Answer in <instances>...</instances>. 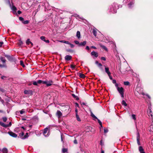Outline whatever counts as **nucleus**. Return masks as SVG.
Instances as JSON below:
<instances>
[{"label":"nucleus","instance_id":"f257e3e1","mask_svg":"<svg viewBox=\"0 0 153 153\" xmlns=\"http://www.w3.org/2000/svg\"><path fill=\"white\" fill-rule=\"evenodd\" d=\"M119 6L117 4L115 3H113L108 8L109 11L113 13H116L117 10L119 8Z\"/></svg>","mask_w":153,"mask_h":153},{"label":"nucleus","instance_id":"f03ea898","mask_svg":"<svg viewBox=\"0 0 153 153\" xmlns=\"http://www.w3.org/2000/svg\"><path fill=\"white\" fill-rule=\"evenodd\" d=\"M117 90L121 95L122 98L124 97V91L123 88L122 87H118Z\"/></svg>","mask_w":153,"mask_h":153},{"label":"nucleus","instance_id":"7ed1b4c3","mask_svg":"<svg viewBox=\"0 0 153 153\" xmlns=\"http://www.w3.org/2000/svg\"><path fill=\"white\" fill-rule=\"evenodd\" d=\"M48 128L47 127H46L44 129V131H43V134L44 135V136L46 137L49 136L50 135V133L49 132H48L47 134V135H46V134L47 133V132L48 131Z\"/></svg>","mask_w":153,"mask_h":153},{"label":"nucleus","instance_id":"20e7f679","mask_svg":"<svg viewBox=\"0 0 153 153\" xmlns=\"http://www.w3.org/2000/svg\"><path fill=\"white\" fill-rule=\"evenodd\" d=\"M95 64L102 71H104L102 67V65L101 63H99L97 61H95Z\"/></svg>","mask_w":153,"mask_h":153},{"label":"nucleus","instance_id":"39448f33","mask_svg":"<svg viewBox=\"0 0 153 153\" xmlns=\"http://www.w3.org/2000/svg\"><path fill=\"white\" fill-rule=\"evenodd\" d=\"M46 83H45V84L46 85L47 87H49L51 85H52L53 83V82L52 80H50L49 81L48 80H46Z\"/></svg>","mask_w":153,"mask_h":153},{"label":"nucleus","instance_id":"423d86ee","mask_svg":"<svg viewBox=\"0 0 153 153\" xmlns=\"http://www.w3.org/2000/svg\"><path fill=\"white\" fill-rule=\"evenodd\" d=\"M91 55L93 56L94 59L97 58L98 56V53L96 51H92L91 53Z\"/></svg>","mask_w":153,"mask_h":153},{"label":"nucleus","instance_id":"0eeeda50","mask_svg":"<svg viewBox=\"0 0 153 153\" xmlns=\"http://www.w3.org/2000/svg\"><path fill=\"white\" fill-rule=\"evenodd\" d=\"M106 73H107L108 76L110 79L111 80L112 79V77L111 76V73L109 71L108 68H106Z\"/></svg>","mask_w":153,"mask_h":153},{"label":"nucleus","instance_id":"6e6552de","mask_svg":"<svg viewBox=\"0 0 153 153\" xmlns=\"http://www.w3.org/2000/svg\"><path fill=\"white\" fill-rule=\"evenodd\" d=\"M8 134L11 137H17V135L16 133L12 131L8 132Z\"/></svg>","mask_w":153,"mask_h":153},{"label":"nucleus","instance_id":"1a4fd4ad","mask_svg":"<svg viewBox=\"0 0 153 153\" xmlns=\"http://www.w3.org/2000/svg\"><path fill=\"white\" fill-rule=\"evenodd\" d=\"M5 57L7 58V59L9 61H14V58L12 57H11L10 56L7 55H5Z\"/></svg>","mask_w":153,"mask_h":153},{"label":"nucleus","instance_id":"9d476101","mask_svg":"<svg viewBox=\"0 0 153 153\" xmlns=\"http://www.w3.org/2000/svg\"><path fill=\"white\" fill-rule=\"evenodd\" d=\"M97 30L95 28H94L92 30V33L95 37L97 35Z\"/></svg>","mask_w":153,"mask_h":153},{"label":"nucleus","instance_id":"9b49d317","mask_svg":"<svg viewBox=\"0 0 153 153\" xmlns=\"http://www.w3.org/2000/svg\"><path fill=\"white\" fill-rule=\"evenodd\" d=\"M56 115L58 118H59L62 115V112L59 110H58L57 111Z\"/></svg>","mask_w":153,"mask_h":153},{"label":"nucleus","instance_id":"f8f14e48","mask_svg":"<svg viewBox=\"0 0 153 153\" xmlns=\"http://www.w3.org/2000/svg\"><path fill=\"white\" fill-rule=\"evenodd\" d=\"M65 58L66 60L69 61L71 59L72 57L71 56L68 55L65 56Z\"/></svg>","mask_w":153,"mask_h":153},{"label":"nucleus","instance_id":"ddd939ff","mask_svg":"<svg viewBox=\"0 0 153 153\" xmlns=\"http://www.w3.org/2000/svg\"><path fill=\"white\" fill-rule=\"evenodd\" d=\"M139 150L140 153H145L144 150L141 146H140L139 147Z\"/></svg>","mask_w":153,"mask_h":153},{"label":"nucleus","instance_id":"4468645a","mask_svg":"<svg viewBox=\"0 0 153 153\" xmlns=\"http://www.w3.org/2000/svg\"><path fill=\"white\" fill-rule=\"evenodd\" d=\"M11 7V9L13 11V13H16V11L17 10L16 7L14 5H13L12 7Z\"/></svg>","mask_w":153,"mask_h":153},{"label":"nucleus","instance_id":"2eb2a0df","mask_svg":"<svg viewBox=\"0 0 153 153\" xmlns=\"http://www.w3.org/2000/svg\"><path fill=\"white\" fill-rule=\"evenodd\" d=\"M134 3V1L133 0H132L128 4V7L131 8V6L133 5Z\"/></svg>","mask_w":153,"mask_h":153},{"label":"nucleus","instance_id":"dca6fc26","mask_svg":"<svg viewBox=\"0 0 153 153\" xmlns=\"http://www.w3.org/2000/svg\"><path fill=\"white\" fill-rule=\"evenodd\" d=\"M86 44V42L84 41L83 42H81L78 45L79 46H84Z\"/></svg>","mask_w":153,"mask_h":153},{"label":"nucleus","instance_id":"f3484780","mask_svg":"<svg viewBox=\"0 0 153 153\" xmlns=\"http://www.w3.org/2000/svg\"><path fill=\"white\" fill-rule=\"evenodd\" d=\"M97 119V120L98 123H99L100 125V131H101V129L102 128V122L100 121V120H99L98 118Z\"/></svg>","mask_w":153,"mask_h":153},{"label":"nucleus","instance_id":"a211bd4d","mask_svg":"<svg viewBox=\"0 0 153 153\" xmlns=\"http://www.w3.org/2000/svg\"><path fill=\"white\" fill-rule=\"evenodd\" d=\"M137 144L138 145H140V142L139 141L140 139V137H139V134L138 133L137 135Z\"/></svg>","mask_w":153,"mask_h":153},{"label":"nucleus","instance_id":"6ab92c4d","mask_svg":"<svg viewBox=\"0 0 153 153\" xmlns=\"http://www.w3.org/2000/svg\"><path fill=\"white\" fill-rule=\"evenodd\" d=\"M1 152L3 153H7V152H8V150H7V149L6 148H3L2 149V150H1Z\"/></svg>","mask_w":153,"mask_h":153},{"label":"nucleus","instance_id":"aec40b11","mask_svg":"<svg viewBox=\"0 0 153 153\" xmlns=\"http://www.w3.org/2000/svg\"><path fill=\"white\" fill-rule=\"evenodd\" d=\"M0 60L3 63H5L6 62V60L5 58L2 56L0 57Z\"/></svg>","mask_w":153,"mask_h":153},{"label":"nucleus","instance_id":"412c9836","mask_svg":"<svg viewBox=\"0 0 153 153\" xmlns=\"http://www.w3.org/2000/svg\"><path fill=\"white\" fill-rule=\"evenodd\" d=\"M91 116L94 118V120H95V119H97V118L95 116V115L93 113L92 111L91 112Z\"/></svg>","mask_w":153,"mask_h":153},{"label":"nucleus","instance_id":"4be33fe9","mask_svg":"<svg viewBox=\"0 0 153 153\" xmlns=\"http://www.w3.org/2000/svg\"><path fill=\"white\" fill-rule=\"evenodd\" d=\"M76 36L78 39H80V33L79 31H77L76 34Z\"/></svg>","mask_w":153,"mask_h":153},{"label":"nucleus","instance_id":"5701e85b","mask_svg":"<svg viewBox=\"0 0 153 153\" xmlns=\"http://www.w3.org/2000/svg\"><path fill=\"white\" fill-rule=\"evenodd\" d=\"M0 125L1 126H3V127H8V125H6V124H5L4 123H3L2 122H0Z\"/></svg>","mask_w":153,"mask_h":153},{"label":"nucleus","instance_id":"b1692460","mask_svg":"<svg viewBox=\"0 0 153 153\" xmlns=\"http://www.w3.org/2000/svg\"><path fill=\"white\" fill-rule=\"evenodd\" d=\"M76 118L77 120L79 122H80L81 121V120L79 118V116L78 115V114H76Z\"/></svg>","mask_w":153,"mask_h":153},{"label":"nucleus","instance_id":"393cba45","mask_svg":"<svg viewBox=\"0 0 153 153\" xmlns=\"http://www.w3.org/2000/svg\"><path fill=\"white\" fill-rule=\"evenodd\" d=\"M19 135L20 137V138L22 139H23V138H24V133L23 132H22L21 133H20L19 134Z\"/></svg>","mask_w":153,"mask_h":153},{"label":"nucleus","instance_id":"a878e982","mask_svg":"<svg viewBox=\"0 0 153 153\" xmlns=\"http://www.w3.org/2000/svg\"><path fill=\"white\" fill-rule=\"evenodd\" d=\"M149 113H148V115L149 116H151L152 117V111L151 110V109L149 107Z\"/></svg>","mask_w":153,"mask_h":153},{"label":"nucleus","instance_id":"bb28decb","mask_svg":"<svg viewBox=\"0 0 153 153\" xmlns=\"http://www.w3.org/2000/svg\"><path fill=\"white\" fill-rule=\"evenodd\" d=\"M23 44V42L21 40H19V42L18 43V45L19 46H21Z\"/></svg>","mask_w":153,"mask_h":153},{"label":"nucleus","instance_id":"cd10ccee","mask_svg":"<svg viewBox=\"0 0 153 153\" xmlns=\"http://www.w3.org/2000/svg\"><path fill=\"white\" fill-rule=\"evenodd\" d=\"M29 137L28 133H26L25 135L24 136V138H22L23 139H25L26 138H27Z\"/></svg>","mask_w":153,"mask_h":153},{"label":"nucleus","instance_id":"c85d7f7f","mask_svg":"<svg viewBox=\"0 0 153 153\" xmlns=\"http://www.w3.org/2000/svg\"><path fill=\"white\" fill-rule=\"evenodd\" d=\"M122 104L123 105H124L125 106H126L127 105V103L124 100H123L122 101Z\"/></svg>","mask_w":153,"mask_h":153},{"label":"nucleus","instance_id":"c756f323","mask_svg":"<svg viewBox=\"0 0 153 153\" xmlns=\"http://www.w3.org/2000/svg\"><path fill=\"white\" fill-rule=\"evenodd\" d=\"M31 42L30 41V39H28L26 41V44L27 45H29L30 43Z\"/></svg>","mask_w":153,"mask_h":153},{"label":"nucleus","instance_id":"7c9ffc66","mask_svg":"<svg viewBox=\"0 0 153 153\" xmlns=\"http://www.w3.org/2000/svg\"><path fill=\"white\" fill-rule=\"evenodd\" d=\"M20 62V64L23 67H25V65L24 64L23 62L21 60Z\"/></svg>","mask_w":153,"mask_h":153},{"label":"nucleus","instance_id":"2f4dec72","mask_svg":"<svg viewBox=\"0 0 153 153\" xmlns=\"http://www.w3.org/2000/svg\"><path fill=\"white\" fill-rule=\"evenodd\" d=\"M72 95L74 98H76V100H78L79 99V98L74 94H72Z\"/></svg>","mask_w":153,"mask_h":153},{"label":"nucleus","instance_id":"473e14b6","mask_svg":"<svg viewBox=\"0 0 153 153\" xmlns=\"http://www.w3.org/2000/svg\"><path fill=\"white\" fill-rule=\"evenodd\" d=\"M79 76L80 78H84L85 77V75L79 73Z\"/></svg>","mask_w":153,"mask_h":153},{"label":"nucleus","instance_id":"72a5a7b5","mask_svg":"<svg viewBox=\"0 0 153 153\" xmlns=\"http://www.w3.org/2000/svg\"><path fill=\"white\" fill-rule=\"evenodd\" d=\"M124 85H128L130 84V83L128 81L124 82Z\"/></svg>","mask_w":153,"mask_h":153},{"label":"nucleus","instance_id":"f704fd0d","mask_svg":"<svg viewBox=\"0 0 153 153\" xmlns=\"http://www.w3.org/2000/svg\"><path fill=\"white\" fill-rule=\"evenodd\" d=\"M22 22L24 24H26L28 23L29 21L28 20H25L22 21Z\"/></svg>","mask_w":153,"mask_h":153},{"label":"nucleus","instance_id":"c9c22d12","mask_svg":"<svg viewBox=\"0 0 153 153\" xmlns=\"http://www.w3.org/2000/svg\"><path fill=\"white\" fill-rule=\"evenodd\" d=\"M67 149H66V148H63L62 149V152H63V153H65V152H67Z\"/></svg>","mask_w":153,"mask_h":153},{"label":"nucleus","instance_id":"e433bc0d","mask_svg":"<svg viewBox=\"0 0 153 153\" xmlns=\"http://www.w3.org/2000/svg\"><path fill=\"white\" fill-rule=\"evenodd\" d=\"M61 42H63L64 43L68 44H70V43L68 41H60Z\"/></svg>","mask_w":153,"mask_h":153},{"label":"nucleus","instance_id":"4c0bfd02","mask_svg":"<svg viewBox=\"0 0 153 153\" xmlns=\"http://www.w3.org/2000/svg\"><path fill=\"white\" fill-rule=\"evenodd\" d=\"M25 112V110L24 109H22L21 111H20V114H24Z\"/></svg>","mask_w":153,"mask_h":153},{"label":"nucleus","instance_id":"58836bf2","mask_svg":"<svg viewBox=\"0 0 153 153\" xmlns=\"http://www.w3.org/2000/svg\"><path fill=\"white\" fill-rule=\"evenodd\" d=\"M132 117L133 119L135 120H136V116L135 114H132Z\"/></svg>","mask_w":153,"mask_h":153},{"label":"nucleus","instance_id":"ea45409f","mask_svg":"<svg viewBox=\"0 0 153 153\" xmlns=\"http://www.w3.org/2000/svg\"><path fill=\"white\" fill-rule=\"evenodd\" d=\"M40 39L43 41H45V37L44 36H42L40 37Z\"/></svg>","mask_w":153,"mask_h":153},{"label":"nucleus","instance_id":"a19ab883","mask_svg":"<svg viewBox=\"0 0 153 153\" xmlns=\"http://www.w3.org/2000/svg\"><path fill=\"white\" fill-rule=\"evenodd\" d=\"M24 93L25 94H28L29 93V92L28 91L25 90L24 91Z\"/></svg>","mask_w":153,"mask_h":153},{"label":"nucleus","instance_id":"79ce46f5","mask_svg":"<svg viewBox=\"0 0 153 153\" xmlns=\"http://www.w3.org/2000/svg\"><path fill=\"white\" fill-rule=\"evenodd\" d=\"M33 120H38V117H37V116H35L34 117H33Z\"/></svg>","mask_w":153,"mask_h":153},{"label":"nucleus","instance_id":"37998d69","mask_svg":"<svg viewBox=\"0 0 153 153\" xmlns=\"http://www.w3.org/2000/svg\"><path fill=\"white\" fill-rule=\"evenodd\" d=\"M3 121L6 122L7 120V118L6 117H4L2 118Z\"/></svg>","mask_w":153,"mask_h":153},{"label":"nucleus","instance_id":"c03bdc74","mask_svg":"<svg viewBox=\"0 0 153 153\" xmlns=\"http://www.w3.org/2000/svg\"><path fill=\"white\" fill-rule=\"evenodd\" d=\"M71 68L73 69L74 70L75 68V66L74 65H71Z\"/></svg>","mask_w":153,"mask_h":153},{"label":"nucleus","instance_id":"a18cd8bd","mask_svg":"<svg viewBox=\"0 0 153 153\" xmlns=\"http://www.w3.org/2000/svg\"><path fill=\"white\" fill-rule=\"evenodd\" d=\"M74 42L77 45H79V44H80V43L78 41L75 40L74 41Z\"/></svg>","mask_w":153,"mask_h":153},{"label":"nucleus","instance_id":"49530a36","mask_svg":"<svg viewBox=\"0 0 153 153\" xmlns=\"http://www.w3.org/2000/svg\"><path fill=\"white\" fill-rule=\"evenodd\" d=\"M38 83V82H37H37H36V81H34L33 82V84L34 85H37Z\"/></svg>","mask_w":153,"mask_h":153},{"label":"nucleus","instance_id":"de8ad7c7","mask_svg":"<svg viewBox=\"0 0 153 153\" xmlns=\"http://www.w3.org/2000/svg\"><path fill=\"white\" fill-rule=\"evenodd\" d=\"M99 45L102 48H103L105 49V46L104 45H102V44L101 43L99 44Z\"/></svg>","mask_w":153,"mask_h":153},{"label":"nucleus","instance_id":"09e8293b","mask_svg":"<svg viewBox=\"0 0 153 153\" xmlns=\"http://www.w3.org/2000/svg\"><path fill=\"white\" fill-rule=\"evenodd\" d=\"M19 19L20 21H23V20H24V18L22 17H19Z\"/></svg>","mask_w":153,"mask_h":153},{"label":"nucleus","instance_id":"8fccbe9b","mask_svg":"<svg viewBox=\"0 0 153 153\" xmlns=\"http://www.w3.org/2000/svg\"><path fill=\"white\" fill-rule=\"evenodd\" d=\"M70 45V47L71 48H73L74 47V45L72 44H71L70 43V44H69Z\"/></svg>","mask_w":153,"mask_h":153},{"label":"nucleus","instance_id":"3c124183","mask_svg":"<svg viewBox=\"0 0 153 153\" xmlns=\"http://www.w3.org/2000/svg\"><path fill=\"white\" fill-rule=\"evenodd\" d=\"M37 82L38 84H41L42 83V80H39L37 81Z\"/></svg>","mask_w":153,"mask_h":153},{"label":"nucleus","instance_id":"603ef678","mask_svg":"<svg viewBox=\"0 0 153 153\" xmlns=\"http://www.w3.org/2000/svg\"><path fill=\"white\" fill-rule=\"evenodd\" d=\"M42 83L43 84H45V83H46V80L43 81L42 80Z\"/></svg>","mask_w":153,"mask_h":153},{"label":"nucleus","instance_id":"864d4df0","mask_svg":"<svg viewBox=\"0 0 153 153\" xmlns=\"http://www.w3.org/2000/svg\"><path fill=\"white\" fill-rule=\"evenodd\" d=\"M0 91H1L2 92H4V90L1 88H0Z\"/></svg>","mask_w":153,"mask_h":153},{"label":"nucleus","instance_id":"5fc2aeb1","mask_svg":"<svg viewBox=\"0 0 153 153\" xmlns=\"http://www.w3.org/2000/svg\"><path fill=\"white\" fill-rule=\"evenodd\" d=\"M3 44V42H0V47H1L2 46V45Z\"/></svg>","mask_w":153,"mask_h":153},{"label":"nucleus","instance_id":"6e6d98bb","mask_svg":"<svg viewBox=\"0 0 153 153\" xmlns=\"http://www.w3.org/2000/svg\"><path fill=\"white\" fill-rule=\"evenodd\" d=\"M101 59L102 60H103L105 61V57H101Z\"/></svg>","mask_w":153,"mask_h":153},{"label":"nucleus","instance_id":"4d7b16f0","mask_svg":"<svg viewBox=\"0 0 153 153\" xmlns=\"http://www.w3.org/2000/svg\"><path fill=\"white\" fill-rule=\"evenodd\" d=\"M85 49L86 50H90V48L89 47V46H87L85 48Z\"/></svg>","mask_w":153,"mask_h":153},{"label":"nucleus","instance_id":"13d9d810","mask_svg":"<svg viewBox=\"0 0 153 153\" xmlns=\"http://www.w3.org/2000/svg\"><path fill=\"white\" fill-rule=\"evenodd\" d=\"M44 42L47 43H49V41L48 40H46L45 39V41H44Z\"/></svg>","mask_w":153,"mask_h":153},{"label":"nucleus","instance_id":"bf43d9fd","mask_svg":"<svg viewBox=\"0 0 153 153\" xmlns=\"http://www.w3.org/2000/svg\"><path fill=\"white\" fill-rule=\"evenodd\" d=\"M112 82L114 84H115V83H116V81L115 80V79H114V80H112Z\"/></svg>","mask_w":153,"mask_h":153},{"label":"nucleus","instance_id":"052dcab7","mask_svg":"<svg viewBox=\"0 0 153 153\" xmlns=\"http://www.w3.org/2000/svg\"><path fill=\"white\" fill-rule=\"evenodd\" d=\"M111 44L112 46L113 45V47H114V46L115 47L116 46V45H115V44H114L113 43H112L111 42Z\"/></svg>","mask_w":153,"mask_h":153},{"label":"nucleus","instance_id":"680f3d73","mask_svg":"<svg viewBox=\"0 0 153 153\" xmlns=\"http://www.w3.org/2000/svg\"><path fill=\"white\" fill-rule=\"evenodd\" d=\"M17 13L18 14H20L21 13V11L20 10H18L17 11Z\"/></svg>","mask_w":153,"mask_h":153},{"label":"nucleus","instance_id":"e2e57ef3","mask_svg":"<svg viewBox=\"0 0 153 153\" xmlns=\"http://www.w3.org/2000/svg\"><path fill=\"white\" fill-rule=\"evenodd\" d=\"M74 143L75 144H77V141L76 140H75L74 141Z\"/></svg>","mask_w":153,"mask_h":153},{"label":"nucleus","instance_id":"0e129e2a","mask_svg":"<svg viewBox=\"0 0 153 153\" xmlns=\"http://www.w3.org/2000/svg\"><path fill=\"white\" fill-rule=\"evenodd\" d=\"M100 144L102 146L103 144L102 142V140H101L100 142Z\"/></svg>","mask_w":153,"mask_h":153},{"label":"nucleus","instance_id":"69168bd1","mask_svg":"<svg viewBox=\"0 0 153 153\" xmlns=\"http://www.w3.org/2000/svg\"><path fill=\"white\" fill-rule=\"evenodd\" d=\"M6 77L5 76H2L1 77V79H4V78H5Z\"/></svg>","mask_w":153,"mask_h":153},{"label":"nucleus","instance_id":"338daca9","mask_svg":"<svg viewBox=\"0 0 153 153\" xmlns=\"http://www.w3.org/2000/svg\"><path fill=\"white\" fill-rule=\"evenodd\" d=\"M11 122H10L9 124L7 125H8V127L10 126L11 125Z\"/></svg>","mask_w":153,"mask_h":153},{"label":"nucleus","instance_id":"774afa93","mask_svg":"<svg viewBox=\"0 0 153 153\" xmlns=\"http://www.w3.org/2000/svg\"><path fill=\"white\" fill-rule=\"evenodd\" d=\"M75 104H76V106H77V107H79V105L77 103H76Z\"/></svg>","mask_w":153,"mask_h":153}]
</instances>
